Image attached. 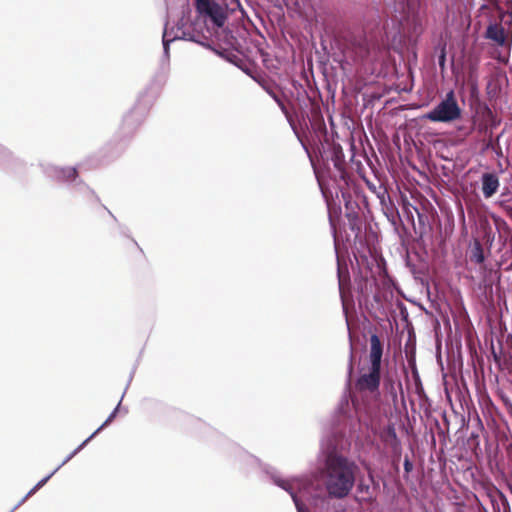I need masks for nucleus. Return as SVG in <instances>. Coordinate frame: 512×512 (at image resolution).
Returning <instances> with one entry per match:
<instances>
[{
  "label": "nucleus",
  "instance_id": "obj_6",
  "mask_svg": "<svg viewBox=\"0 0 512 512\" xmlns=\"http://www.w3.org/2000/svg\"><path fill=\"white\" fill-rule=\"evenodd\" d=\"M461 117V108L458 105L453 91H449L446 97L432 110L424 115L431 122L450 123Z\"/></svg>",
  "mask_w": 512,
  "mask_h": 512
},
{
  "label": "nucleus",
  "instance_id": "obj_4",
  "mask_svg": "<svg viewBox=\"0 0 512 512\" xmlns=\"http://www.w3.org/2000/svg\"><path fill=\"white\" fill-rule=\"evenodd\" d=\"M188 40L192 42H196L201 44L202 46L212 50L216 55L225 58V52L220 51L216 48H213L210 44L201 42L193 33L185 31L183 29V19H181L177 25L176 28L172 27L171 29H168L167 25L165 26L163 37H162V43H163V58L165 61H169L170 57V43H172L175 40Z\"/></svg>",
  "mask_w": 512,
  "mask_h": 512
},
{
  "label": "nucleus",
  "instance_id": "obj_19",
  "mask_svg": "<svg viewBox=\"0 0 512 512\" xmlns=\"http://www.w3.org/2000/svg\"><path fill=\"white\" fill-rule=\"evenodd\" d=\"M120 404H121V401L118 403V405L115 407V409L110 413V415L105 420V422L98 429H96V431L93 432V433H95V436L116 417L117 412L119 411V408H120Z\"/></svg>",
  "mask_w": 512,
  "mask_h": 512
},
{
  "label": "nucleus",
  "instance_id": "obj_17",
  "mask_svg": "<svg viewBox=\"0 0 512 512\" xmlns=\"http://www.w3.org/2000/svg\"><path fill=\"white\" fill-rule=\"evenodd\" d=\"M56 473L55 470H53L50 474H48L46 477H44L43 479H41L23 498L22 500L18 503V505L16 507H18L19 505H21L22 503H24L31 495H33L38 489H40L42 486H44L47 481Z\"/></svg>",
  "mask_w": 512,
  "mask_h": 512
},
{
  "label": "nucleus",
  "instance_id": "obj_25",
  "mask_svg": "<svg viewBox=\"0 0 512 512\" xmlns=\"http://www.w3.org/2000/svg\"><path fill=\"white\" fill-rule=\"evenodd\" d=\"M404 469L406 472H410L412 470V464L408 459L404 461Z\"/></svg>",
  "mask_w": 512,
  "mask_h": 512
},
{
  "label": "nucleus",
  "instance_id": "obj_5",
  "mask_svg": "<svg viewBox=\"0 0 512 512\" xmlns=\"http://www.w3.org/2000/svg\"><path fill=\"white\" fill-rule=\"evenodd\" d=\"M188 40L192 42H196L201 44L202 46L212 50L216 55L225 58V52L220 51L216 48H213L210 44L201 42L193 33L185 31L183 29V19H181L177 25L176 28L172 27L171 29H168L167 25L165 26L163 37H162V43H163V58L165 61H169L170 57V43H172L175 40Z\"/></svg>",
  "mask_w": 512,
  "mask_h": 512
},
{
  "label": "nucleus",
  "instance_id": "obj_26",
  "mask_svg": "<svg viewBox=\"0 0 512 512\" xmlns=\"http://www.w3.org/2000/svg\"><path fill=\"white\" fill-rule=\"evenodd\" d=\"M389 433L391 434V436L396 439V432H395V429L394 427H389Z\"/></svg>",
  "mask_w": 512,
  "mask_h": 512
},
{
  "label": "nucleus",
  "instance_id": "obj_10",
  "mask_svg": "<svg viewBox=\"0 0 512 512\" xmlns=\"http://www.w3.org/2000/svg\"><path fill=\"white\" fill-rule=\"evenodd\" d=\"M482 193L486 199L491 198L500 186L499 178L494 173H484L481 177Z\"/></svg>",
  "mask_w": 512,
  "mask_h": 512
},
{
  "label": "nucleus",
  "instance_id": "obj_12",
  "mask_svg": "<svg viewBox=\"0 0 512 512\" xmlns=\"http://www.w3.org/2000/svg\"><path fill=\"white\" fill-rule=\"evenodd\" d=\"M145 118V112L138 107L133 108L123 119V128L128 132L133 131Z\"/></svg>",
  "mask_w": 512,
  "mask_h": 512
},
{
  "label": "nucleus",
  "instance_id": "obj_22",
  "mask_svg": "<svg viewBox=\"0 0 512 512\" xmlns=\"http://www.w3.org/2000/svg\"><path fill=\"white\" fill-rule=\"evenodd\" d=\"M11 155L10 151L4 146L0 145V158H8Z\"/></svg>",
  "mask_w": 512,
  "mask_h": 512
},
{
  "label": "nucleus",
  "instance_id": "obj_9",
  "mask_svg": "<svg viewBox=\"0 0 512 512\" xmlns=\"http://www.w3.org/2000/svg\"><path fill=\"white\" fill-rule=\"evenodd\" d=\"M43 170L48 177L58 181L72 180L77 176V171L74 167L61 168L52 164H47L43 166Z\"/></svg>",
  "mask_w": 512,
  "mask_h": 512
},
{
  "label": "nucleus",
  "instance_id": "obj_24",
  "mask_svg": "<svg viewBox=\"0 0 512 512\" xmlns=\"http://www.w3.org/2000/svg\"><path fill=\"white\" fill-rule=\"evenodd\" d=\"M445 60H446V55H445V51L442 50L440 56H439V59H438V62H439V66L441 68H444L445 66Z\"/></svg>",
  "mask_w": 512,
  "mask_h": 512
},
{
  "label": "nucleus",
  "instance_id": "obj_27",
  "mask_svg": "<svg viewBox=\"0 0 512 512\" xmlns=\"http://www.w3.org/2000/svg\"><path fill=\"white\" fill-rule=\"evenodd\" d=\"M369 486L363 487V490H368Z\"/></svg>",
  "mask_w": 512,
  "mask_h": 512
},
{
  "label": "nucleus",
  "instance_id": "obj_14",
  "mask_svg": "<svg viewBox=\"0 0 512 512\" xmlns=\"http://www.w3.org/2000/svg\"><path fill=\"white\" fill-rule=\"evenodd\" d=\"M486 38L494 41L499 46H503L506 42L505 30L501 25L490 24L486 30Z\"/></svg>",
  "mask_w": 512,
  "mask_h": 512
},
{
  "label": "nucleus",
  "instance_id": "obj_28",
  "mask_svg": "<svg viewBox=\"0 0 512 512\" xmlns=\"http://www.w3.org/2000/svg\"><path fill=\"white\" fill-rule=\"evenodd\" d=\"M369 486L363 487V490H368Z\"/></svg>",
  "mask_w": 512,
  "mask_h": 512
},
{
  "label": "nucleus",
  "instance_id": "obj_15",
  "mask_svg": "<svg viewBox=\"0 0 512 512\" xmlns=\"http://www.w3.org/2000/svg\"><path fill=\"white\" fill-rule=\"evenodd\" d=\"M471 261L482 264L485 260L484 251L481 243L478 240H475L473 246L471 248Z\"/></svg>",
  "mask_w": 512,
  "mask_h": 512
},
{
  "label": "nucleus",
  "instance_id": "obj_20",
  "mask_svg": "<svg viewBox=\"0 0 512 512\" xmlns=\"http://www.w3.org/2000/svg\"><path fill=\"white\" fill-rule=\"evenodd\" d=\"M411 209L414 210L417 213L419 223L424 225L425 224V216L422 214L415 206H407L405 207V211L407 214H411Z\"/></svg>",
  "mask_w": 512,
  "mask_h": 512
},
{
  "label": "nucleus",
  "instance_id": "obj_13",
  "mask_svg": "<svg viewBox=\"0 0 512 512\" xmlns=\"http://www.w3.org/2000/svg\"><path fill=\"white\" fill-rule=\"evenodd\" d=\"M380 202L382 205V209L384 210V214L387 219L392 223H396V219L399 218V213L394 205L390 201V197L386 191H383L381 195H379Z\"/></svg>",
  "mask_w": 512,
  "mask_h": 512
},
{
  "label": "nucleus",
  "instance_id": "obj_29",
  "mask_svg": "<svg viewBox=\"0 0 512 512\" xmlns=\"http://www.w3.org/2000/svg\"><path fill=\"white\" fill-rule=\"evenodd\" d=\"M342 284V281H341V278L339 277V285L341 286Z\"/></svg>",
  "mask_w": 512,
  "mask_h": 512
},
{
  "label": "nucleus",
  "instance_id": "obj_8",
  "mask_svg": "<svg viewBox=\"0 0 512 512\" xmlns=\"http://www.w3.org/2000/svg\"><path fill=\"white\" fill-rule=\"evenodd\" d=\"M380 370V368L370 366L369 372L362 374L357 379V389L371 393L378 391L380 385Z\"/></svg>",
  "mask_w": 512,
  "mask_h": 512
},
{
  "label": "nucleus",
  "instance_id": "obj_18",
  "mask_svg": "<svg viewBox=\"0 0 512 512\" xmlns=\"http://www.w3.org/2000/svg\"><path fill=\"white\" fill-rule=\"evenodd\" d=\"M498 495H504V494L501 491H499L498 489H494L492 492L489 493V497H490L494 512H502L501 500L498 498Z\"/></svg>",
  "mask_w": 512,
  "mask_h": 512
},
{
  "label": "nucleus",
  "instance_id": "obj_7",
  "mask_svg": "<svg viewBox=\"0 0 512 512\" xmlns=\"http://www.w3.org/2000/svg\"><path fill=\"white\" fill-rule=\"evenodd\" d=\"M195 7L197 12L208 18L212 24L221 28L224 26L227 19L226 8L214 0H195Z\"/></svg>",
  "mask_w": 512,
  "mask_h": 512
},
{
  "label": "nucleus",
  "instance_id": "obj_21",
  "mask_svg": "<svg viewBox=\"0 0 512 512\" xmlns=\"http://www.w3.org/2000/svg\"><path fill=\"white\" fill-rule=\"evenodd\" d=\"M498 498L501 500L502 512H511L510 505L505 495H498Z\"/></svg>",
  "mask_w": 512,
  "mask_h": 512
},
{
  "label": "nucleus",
  "instance_id": "obj_2",
  "mask_svg": "<svg viewBox=\"0 0 512 512\" xmlns=\"http://www.w3.org/2000/svg\"><path fill=\"white\" fill-rule=\"evenodd\" d=\"M238 457H239L240 461L247 463L248 465H251V466H258L264 472H266L268 475H270L273 483L276 486L280 487L281 489L285 490L286 492H288L290 494V496L292 497V500L296 506L297 512H309L308 508L300 501V499L297 495V491H296V490H299V491L305 490L309 483L308 479H304L301 477H293L290 479H284L278 474V472L274 468L267 466V465H262V463L260 462V460L258 458L254 457L253 455H250L247 452L242 451V450L239 451Z\"/></svg>",
  "mask_w": 512,
  "mask_h": 512
},
{
  "label": "nucleus",
  "instance_id": "obj_3",
  "mask_svg": "<svg viewBox=\"0 0 512 512\" xmlns=\"http://www.w3.org/2000/svg\"><path fill=\"white\" fill-rule=\"evenodd\" d=\"M383 45V39L377 33H360L350 38L344 56L353 62H360L375 56Z\"/></svg>",
  "mask_w": 512,
  "mask_h": 512
},
{
  "label": "nucleus",
  "instance_id": "obj_11",
  "mask_svg": "<svg viewBox=\"0 0 512 512\" xmlns=\"http://www.w3.org/2000/svg\"><path fill=\"white\" fill-rule=\"evenodd\" d=\"M383 355V348L381 341L376 334H372L370 337V366L381 369V361Z\"/></svg>",
  "mask_w": 512,
  "mask_h": 512
},
{
  "label": "nucleus",
  "instance_id": "obj_16",
  "mask_svg": "<svg viewBox=\"0 0 512 512\" xmlns=\"http://www.w3.org/2000/svg\"><path fill=\"white\" fill-rule=\"evenodd\" d=\"M95 437V433H92L85 441H83L75 450H73L67 457L54 469L56 472L64 466L67 462H69L75 455H77L86 445L87 443Z\"/></svg>",
  "mask_w": 512,
  "mask_h": 512
},
{
  "label": "nucleus",
  "instance_id": "obj_1",
  "mask_svg": "<svg viewBox=\"0 0 512 512\" xmlns=\"http://www.w3.org/2000/svg\"><path fill=\"white\" fill-rule=\"evenodd\" d=\"M356 471L357 465L353 461L341 455L328 454L322 473L328 496H314L313 505L320 503L323 507L328 505L329 497L343 499L348 496L354 487Z\"/></svg>",
  "mask_w": 512,
  "mask_h": 512
},
{
  "label": "nucleus",
  "instance_id": "obj_23",
  "mask_svg": "<svg viewBox=\"0 0 512 512\" xmlns=\"http://www.w3.org/2000/svg\"><path fill=\"white\" fill-rule=\"evenodd\" d=\"M270 95L273 97V99L278 103V105L280 106L281 110L282 111H285V105L283 104V102L279 99V97L273 93V92H270Z\"/></svg>",
  "mask_w": 512,
  "mask_h": 512
}]
</instances>
